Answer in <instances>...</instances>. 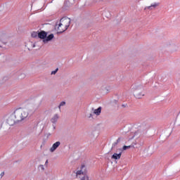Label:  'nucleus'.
<instances>
[{
  "mask_svg": "<svg viewBox=\"0 0 180 180\" xmlns=\"http://www.w3.org/2000/svg\"><path fill=\"white\" fill-rule=\"evenodd\" d=\"M40 108V102H34L29 104L24 108H18L14 111L15 113L16 120L19 122H25Z\"/></svg>",
  "mask_w": 180,
  "mask_h": 180,
  "instance_id": "f257e3e1",
  "label": "nucleus"
},
{
  "mask_svg": "<svg viewBox=\"0 0 180 180\" xmlns=\"http://www.w3.org/2000/svg\"><path fill=\"white\" fill-rule=\"evenodd\" d=\"M71 25V19L68 17L62 18L58 24H56L55 29H56L58 33H64Z\"/></svg>",
  "mask_w": 180,
  "mask_h": 180,
  "instance_id": "f03ea898",
  "label": "nucleus"
},
{
  "mask_svg": "<svg viewBox=\"0 0 180 180\" xmlns=\"http://www.w3.org/2000/svg\"><path fill=\"white\" fill-rule=\"evenodd\" d=\"M132 89L134 96L138 99H141L144 96L143 86H134Z\"/></svg>",
  "mask_w": 180,
  "mask_h": 180,
  "instance_id": "7ed1b4c3",
  "label": "nucleus"
},
{
  "mask_svg": "<svg viewBox=\"0 0 180 180\" xmlns=\"http://www.w3.org/2000/svg\"><path fill=\"white\" fill-rule=\"evenodd\" d=\"M5 122L8 126H13L15 123H19V121L16 119L15 112L11 115H7L5 118Z\"/></svg>",
  "mask_w": 180,
  "mask_h": 180,
  "instance_id": "20e7f679",
  "label": "nucleus"
},
{
  "mask_svg": "<svg viewBox=\"0 0 180 180\" xmlns=\"http://www.w3.org/2000/svg\"><path fill=\"white\" fill-rule=\"evenodd\" d=\"M86 167L85 165H82L80 168L76 172V176L77 178H81V175H86Z\"/></svg>",
  "mask_w": 180,
  "mask_h": 180,
  "instance_id": "39448f33",
  "label": "nucleus"
},
{
  "mask_svg": "<svg viewBox=\"0 0 180 180\" xmlns=\"http://www.w3.org/2000/svg\"><path fill=\"white\" fill-rule=\"evenodd\" d=\"M61 145V142L60 141H56V143H54L52 146L50 148L49 151L51 153H54L56 151V150L57 149L58 147H60V146Z\"/></svg>",
  "mask_w": 180,
  "mask_h": 180,
  "instance_id": "423d86ee",
  "label": "nucleus"
},
{
  "mask_svg": "<svg viewBox=\"0 0 180 180\" xmlns=\"http://www.w3.org/2000/svg\"><path fill=\"white\" fill-rule=\"evenodd\" d=\"M38 37L39 39H43V40H44L46 37H47V32L44 31L39 32L38 34Z\"/></svg>",
  "mask_w": 180,
  "mask_h": 180,
  "instance_id": "0eeeda50",
  "label": "nucleus"
},
{
  "mask_svg": "<svg viewBox=\"0 0 180 180\" xmlns=\"http://www.w3.org/2000/svg\"><path fill=\"white\" fill-rule=\"evenodd\" d=\"M54 39V34H51L48 37L45 38V39L43 40L44 43H49V41H51V40H53Z\"/></svg>",
  "mask_w": 180,
  "mask_h": 180,
  "instance_id": "6e6552de",
  "label": "nucleus"
},
{
  "mask_svg": "<svg viewBox=\"0 0 180 180\" xmlns=\"http://www.w3.org/2000/svg\"><path fill=\"white\" fill-rule=\"evenodd\" d=\"M160 6V3H153L149 6L145 7V11L147 9H150V11L153 10V8H157V6Z\"/></svg>",
  "mask_w": 180,
  "mask_h": 180,
  "instance_id": "1a4fd4ad",
  "label": "nucleus"
},
{
  "mask_svg": "<svg viewBox=\"0 0 180 180\" xmlns=\"http://www.w3.org/2000/svg\"><path fill=\"white\" fill-rule=\"evenodd\" d=\"M92 110L94 115H96V116H99V115H101V112H102V107H99L97 109L92 108Z\"/></svg>",
  "mask_w": 180,
  "mask_h": 180,
  "instance_id": "9d476101",
  "label": "nucleus"
},
{
  "mask_svg": "<svg viewBox=\"0 0 180 180\" xmlns=\"http://www.w3.org/2000/svg\"><path fill=\"white\" fill-rule=\"evenodd\" d=\"M122 157V152H120V153H114L111 158L112 160H120V158Z\"/></svg>",
  "mask_w": 180,
  "mask_h": 180,
  "instance_id": "9b49d317",
  "label": "nucleus"
},
{
  "mask_svg": "<svg viewBox=\"0 0 180 180\" xmlns=\"http://www.w3.org/2000/svg\"><path fill=\"white\" fill-rule=\"evenodd\" d=\"M58 114H56L53 116V117L51 119V122L52 123H56L57 120H58Z\"/></svg>",
  "mask_w": 180,
  "mask_h": 180,
  "instance_id": "f8f14e48",
  "label": "nucleus"
},
{
  "mask_svg": "<svg viewBox=\"0 0 180 180\" xmlns=\"http://www.w3.org/2000/svg\"><path fill=\"white\" fill-rule=\"evenodd\" d=\"M79 178L80 179V180H91V179H89V176L87 175V174H84V175H83L82 176L79 177Z\"/></svg>",
  "mask_w": 180,
  "mask_h": 180,
  "instance_id": "ddd939ff",
  "label": "nucleus"
},
{
  "mask_svg": "<svg viewBox=\"0 0 180 180\" xmlns=\"http://www.w3.org/2000/svg\"><path fill=\"white\" fill-rule=\"evenodd\" d=\"M32 37H39V32H33L31 34Z\"/></svg>",
  "mask_w": 180,
  "mask_h": 180,
  "instance_id": "4468645a",
  "label": "nucleus"
},
{
  "mask_svg": "<svg viewBox=\"0 0 180 180\" xmlns=\"http://www.w3.org/2000/svg\"><path fill=\"white\" fill-rule=\"evenodd\" d=\"M131 147H133V146L130 145V146H124L122 148V150H126L128 148H131Z\"/></svg>",
  "mask_w": 180,
  "mask_h": 180,
  "instance_id": "2eb2a0df",
  "label": "nucleus"
},
{
  "mask_svg": "<svg viewBox=\"0 0 180 180\" xmlns=\"http://www.w3.org/2000/svg\"><path fill=\"white\" fill-rule=\"evenodd\" d=\"M58 72V68H56L55 70L51 72V75H56V74H57Z\"/></svg>",
  "mask_w": 180,
  "mask_h": 180,
  "instance_id": "dca6fc26",
  "label": "nucleus"
},
{
  "mask_svg": "<svg viewBox=\"0 0 180 180\" xmlns=\"http://www.w3.org/2000/svg\"><path fill=\"white\" fill-rule=\"evenodd\" d=\"M104 15L106 16V18H110V13L109 11H105Z\"/></svg>",
  "mask_w": 180,
  "mask_h": 180,
  "instance_id": "f3484780",
  "label": "nucleus"
},
{
  "mask_svg": "<svg viewBox=\"0 0 180 180\" xmlns=\"http://www.w3.org/2000/svg\"><path fill=\"white\" fill-rule=\"evenodd\" d=\"M61 106H65V101H62V102L60 103V105H59V106H58L59 109H61Z\"/></svg>",
  "mask_w": 180,
  "mask_h": 180,
  "instance_id": "a211bd4d",
  "label": "nucleus"
},
{
  "mask_svg": "<svg viewBox=\"0 0 180 180\" xmlns=\"http://www.w3.org/2000/svg\"><path fill=\"white\" fill-rule=\"evenodd\" d=\"M86 116H87L88 119H94V114H92V113L87 114Z\"/></svg>",
  "mask_w": 180,
  "mask_h": 180,
  "instance_id": "6ab92c4d",
  "label": "nucleus"
},
{
  "mask_svg": "<svg viewBox=\"0 0 180 180\" xmlns=\"http://www.w3.org/2000/svg\"><path fill=\"white\" fill-rule=\"evenodd\" d=\"M39 168H41L42 171H44V166L43 165H39Z\"/></svg>",
  "mask_w": 180,
  "mask_h": 180,
  "instance_id": "aec40b11",
  "label": "nucleus"
},
{
  "mask_svg": "<svg viewBox=\"0 0 180 180\" xmlns=\"http://www.w3.org/2000/svg\"><path fill=\"white\" fill-rule=\"evenodd\" d=\"M117 145V142H115L112 143V147H115Z\"/></svg>",
  "mask_w": 180,
  "mask_h": 180,
  "instance_id": "412c9836",
  "label": "nucleus"
},
{
  "mask_svg": "<svg viewBox=\"0 0 180 180\" xmlns=\"http://www.w3.org/2000/svg\"><path fill=\"white\" fill-rule=\"evenodd\" d=\"M122 108H127V104H122Z\"/></svg>",
  "mask_w": 180,
  "mask_h": 180,
  "instance_id": "4be33fe9",
  "label": "nucleus"
},
{
  "mask_svg": "<svg viewBox=\"0 0 180 180\" xmlns=\"http://www.w3.org/2000/svg\"><path fill=\"white\" fill-rule=\"evenodd\" d=\"M120 138H119L117 140V143H120Z\"/></svg>",
  "mask_w": 180,
  "mask_h": 180,
  "instance_id": "5701e85b",
  "label": "nucleus"
},
{
  "mask_svg": "<svg viewBox=\"0 0 180 180\" xmlns=\"http://www.w3.org/2000/svg\"><path fill=\"white\" fill-rule=\"evenodd\" d=\"M45 164H49V160H46Z\"/></svg>",
  "mask_w": 180,
  "mask_h": 180,
  "instance_id": "b1692460",
  "label": "nucleus"
},
{
  "mask_svg": "<svg viewBox=\"0 0 180 180\" xmlns=\"http://www.w3.org/2000/svg\"><path fill=\"white\" fill-rule=\"evenodd\" d=\"M1 176L4 175V173H1Z\"/></svg>",
  "mask_w": 180,
  "mask_h": 180,
  "instance_id": "393cba45",
  "label": "nucleus"
},
{
  "mask_svg": "<svg viewBox=\"0 0 180 180\" xmlns=\"http://www.w3.org/2000/svg\"><path fill=\"white\" fill-rule=\"evenodd\" d=\"M53 129H56V127L53 126Z\"/></svg>",
  "mask_w": 180,
  "mask_h": 180,
  "instance_id": "a878e982",
  "label": "nucleus"
}]
</instances>
